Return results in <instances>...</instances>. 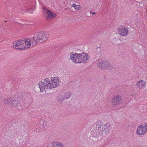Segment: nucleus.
<instances>
[{"label":"nucleus","instance_id":"aec40b11","mask_svg":"<svg viewBox=\"0 0 147 147\" xmlns=\"http://www.w3.org/2000/svg\"><path fill=\"white\" fill-rule=\"evenodd\" d=\"M71 95V94L70 92L66 93L64 95L63 97L65 99L69 98Z\"/></svg>","mask_w":147,"mask_h":147},{"label":"nucleus","instance_id":"39448f33","mask_svg":"<svg viewBox=\"0 0 147 147\" xmlns=\"http://www.w3.org/2000/svg\"><path fill=\"white\" fill-rule=\"evenodd\" d=\"M79 55H80V63H86L89 61L90 57L87 53L83 52L82 53H80Z\"/></svg>","mask_w":147,"mask_h":147},{"label":"nucleus","instance_id":"bb28decb","mask_svg":"<svg viewBox=\"0 0 147 147\" xmlns=\"http://www.w3.org/2000/svg\"><path fill=\"white\" fill-rule=\"evenodd\" d=\"M30 13H32V12H30Z\"/></svg>","mask_w":147,"mask_h":147},{"label":"nucleus","instance_id":"0eeeda50","mask_svg":"<svg viewBox=\"0 0 147 147\" xmlns=\"http://www.w3.org/2000/svg\"><path fill=\"white\" fill-rule=\"evenodd\" d=\"M18 41L19 42L20 46L25 47L24 49L28 48L31 46V43L30 42L29 38H26L24 40V39L19 40Z\"/></svg>","mask_w":147,"mask_h":147},{"label":"nucleus","instance_id":"5701e85b","mask_svg":"<svg viewBox=\"0 0 147 147\" xmlns=\"http://www.w3.org/2000/svg\"><path fill=\"white\" fill-rule=\"evenodd\" d=\"M77 6H75L74 8L75 9H78V10H80V9H79V6L80 5H76Z\"/></svg>","mask_w":147,"mask_h":147},{"label":"nucleus","instance_id":"f8f14e48","mask_svg":"<svg viewBox=\"0 0 147 147\" xmlns=\"http://www.w3.org/2000/svg\"><path fill=\"white\" fill-rule=\"evenodd\" d=\"M98 66L101 69L106 68L108 67H110V68L111 69L113 67H114V66H109V63L106 61H104L102 62L99 63Z\"/></svg>","mask_w":147,"mask_h":147},{"label":"nucleus","instance_id":"ddd939ff","mask_svg":"<svg viewBox=\"0 0 147 147\" xmlns=\"http://www.w3.org/2000/svg\"><path fill=\"white\" fill-rule=\"evenodd\" d=\"M102 134L100 131L96 130L95 132L92 133L91 136L95 139L98 140L101 138Z\"/></svg>","mask_w":147,"mask_h":147},{"label":"nucleus","instance_id":"f3484780","mask_svg":"<svg viewBox=\"0 0 147 147\" xmlns=\"http://www.w3.org/2000/svg\"><path fill=\"white\" fill-rule=\"evenodd\" d=\"M30 42L32 46L35 45L37 43H39L38 41L36 39V37H35V35L34 34V36L31 39H30Z\"/></svg>","mask_w":147,"mask_h":147},{"label":"nucleus","instance_id":"393cba45","mask_svg":"<svg viewBox=\"0 0 147 147\" xmlns=\"http://www.w3.org/2000/svg\"><path fill=\"white\" fill-rule=\"evenodd\" d=\"M90 13H92L93 15H94L96 14V13L95 12H92V11H90Z\"/></svg>","mask_w":147,"mask_h":147},{"label":"nucleus","instance_id":"2eb2a0df","mask_svg":"<svg viewBox=\"0 0 147 147\" xmlns=\"http://www.w3.org/2000/svg\"><path fill=\"white\" fill-rule=\"evenodd\" d=\"M48 12L47 13V16H46L47 20H48L50 19H52L56 16L55 14H53L50 10H47Z\"/></svg>","mask_w":147,"mask_h":147},{"label":"nucleus","instance_id":"7ed1b4c3","mask_svg":"<svg viewBox=\"0 0 147 147\" xmlns=\"http://www.w3.org/2000/svg\"><path fill=\"white\" fill-rule=\"evenodd\" d=\"M19 99L16 98H11L7 97L6 98L4 99L3 100L4 104H8L12 106H15L19 104L20 102Z\"/></svg>","mask_w":147,"mask_h":147},{"label":"nucleus","instance_id":"6ab92c4d","mask_svg":"<svg viewBox=\"0 0 147 147\" xmlns=\"http://www.w3.org/2000/svg\"><path fill=\"white\" fill-rule=\"evenodd\" d=\"M51 147H64L62 144L61 143L55 142H53L52 144V146Z\"/></svg>","mask_w":147,"mask_h":147},{"label":"nucleus","instance_id":"412c9836","mask_svg":"<svg viewBox=\"0 0 147 147\" xmlns=\"http://www.w3.org/2000/svg\"><path fill=\"white\" fill-rule=\"evenodd\" d=\"M42 11L44 13H45L46 14L48 12L47 10H50L45 7H42Z\"/></svg>","mask_w":147,"mask_h":147},{"label":"nucleus","instance_id":"20e7f679","mask_svg":"<svg viewBox=\"0 0 147 147\" xmlns=\"http://www.w3.org/2000/svg\"><path fill=\"white\" fill-rule=\"evenodd\" d=\"M147 130V125L145 123H143L138 127L136 133L138 135H141L144 134Z\"/></svg>","mask_w":147,"mask_h":147},{"label":"nucleus","instance_id":"4be33fe9","mask_svg":"<svg viewBox=\"0 0 147 147\" xmlns=\"http://www.w3.org/2000/svg\"><path fill=\"white\" fill-rule=\"evenodd\" d=\"M64 97H61V98H59L58 99V102L59 103H61L63 101Z\"/></svg>","mask_w":147,"mask_h":147},{"label":"nucleus","instance_id":"423d86ee","mask_svg":"<svg viewBox=\"0 0 147 147\" xmlns=\"http://www.w3.org/2000/svg\"><path fill=\"white\" fill-rule=\"evenodd\" d=\"M70 58L69 59L71 60L74 63H80V56L79 53H74L73 52L70 54Z\"/></svg>","mask_w":147,"mask_h":147},{"label":"nucleus","instance_id":"9d476101","mask_svg":"<svg viewBox=\"0 0 147 147\" xmlns=\"http://www.w3.org/2000/svg\"><path fill=\"white\" fill-rule=\"evenodd\" d=\"M118 30V33L121 36H125L127 35L128 33L127 28L124 26L120 27Z\"/></svg>","mask_w":147,"mask_h":147},{"label":"nucleus","instance_id":"f03ea898","mask_svg":"<svg viewBox=\"0 0 147 147\" xmlns=\"http://www.w3.org/2000/svg\"><path fill=\"white\" fill-rule=\"evenodd\" d=\"M34 34L39 43L46 40L49 37V34L45 32H37Z\"/></svg>","mask_w":147,"mask_h":147},{"label":"nucleus","instance_id":"1a4fd4ad","mask_svg":"<svg viewBox=\"0 0 147 147\" xmlns=\"http://www.w3.org/2000/svg\"><path fill=\"white\" fill-rule=\"evenodd\" d=\"M121 100V97L119 95H115L111 100L113 105L115 106L119 104Z\"/></svg>","mask_w":147,"mask_h":147},{"label":"nucleus","instance_id":"f257e3e1","mask_svg":"<svg viewBox=\"0 0 147 147\" xmlns=\"http://www.w3.org/2000/svg\"><path fill=\"white\" fill-rule=\"evenodd\" d=\"M60 82V79L58 77H52L51 80L47 78L39 81L38 86L40 91L42 92L45 89H51L56 88L59 85Z\"/></svg>","mask_w":147,"mask_h":147},{"label":"nucleus","instance_id":"9b49d317","mask_svg":"<svg viewBox=\"0 0 147 147\" xmlns=\"http://www.w3.org/2000/svg\"><path fill=\"white\" fill-rule=\"evenodd\" d=\"M11 46L14 49L19 50L24 49L25 48L24 46H20L18 40L13 42L11 44Z\"/></svg>","mask_w":147,"mask_h":147},{"label":"nucleus","instance_id":"a211bd4d","mask_svg":"<svg viewBox=\"0 0 147 147\" xmlns=\"http://www.w3.org/2000/svg\"><path fill=\"white\" fill-rule=\"evenodd\" d=\"M103 125L102 124V123L100 121H97L96 122V130H98L100 131L102 128V127H103Z\"/></svg>","mask_w":147,"mask_h":147},{"label":"nucleus","instance_id":"a878e982","mask_svg":"<svg viewBox=\"0 0 147 147\" xmlns=\"http://www.w3.org/2000/svg\"><path fill=\"white\" fill-rule=\"evenodd\" d=\"M7 22V21H5V22Z\"/></svg>","mask_w":147,"mask_h":147},{"label":"nucleus","instance_id":"b1692460","mask_svg":"<svg viewBox=\"0 0 147 147\" xmlns=\"http://www.w3.org/2000/svg\"><path fill=\"white\" fill-rule=\"evenodd\" d=\"M71 6L72 7H73L74 8L75 7V6H77L76 5V4H75L74 3H73L72 5H71Z\"/></svg>","mask_w":147,"mask_h":147},{"label":"nucleus","instance_id":"dca6fc26","mask_svg":"<svg viewBox=\"0 0 147 147\" xmlns=\"http://www.w3.org/2000/svg\"><path fill=\"white\" fill-rule=\"evenodd\" d=\"M102 51L101 49L99 47H97L96 49V51L94 54V56L96 57H99L102 54Z\"/></svg>","mask_w":147,"mask_h":147},{"label":"nucleus","instance_id":"6e6552de","mask_svg":"<svg viewBox=\"0 0 147 147\" xmlns=\"http://www.w3.org/2000/svg\"><path fill=\"white\" fill-rule=\"evenodd\" d=\"M111 125L110 123H106L105 125H103V127L100 131L102 134L107 135L108 134L110 131L111 128Z\"/></svg>","mask_w":147,"mask_h":147},{"label":"nucleus","instance_id":"4468645a","mask_svg":"<svg viewBox=\"0 0 147 147\" xmlns=\"http://www.w3.org/2000/svg\"><path fill=\"white\" fill-rule=\"evenodd\" d=\"M146 84V82L142 80H139L136 83L137 87L140 89L143 88L145 86Z\"/></svg>","mask_w":147,"mask_h":147}]
</instances>
